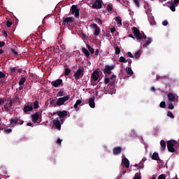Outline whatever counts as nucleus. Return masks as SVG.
Instances as JSON below:
<instances>
[{"instance_id": "nucleus-1", "label": "nucleus", "mask_w": 179, "mask_h": 179, "mask_svg": "<svg viewBox=\"0 0 179 179\" xmlns=\"http://www.w3.org/2000/svg\"><path fill=\"white\" fill-rule=\"evenodd\" d=\"M132 31L138 41H139V40H146L147 37L145 33H143L142 35V34H141V31H139V29H138V28L134 27L132 29Z\"/></svg>"}, {"instance_id": "nucleus-2", "label": "nucleus", "mask_w": 179, "mask_h": 179, "mask_svg": "<svg viewBox=\"0 0 179 179\" xmlns=\"http://www.w3.org/2000/svg\"><path fill=\"white\" fill-rule=\"evenodd\" d=\"M83 75H85V69L83 67L79 68L77 71H76L73 74V77L76 80H79V79H82L83 78Z\"/></svg>"}, {"instance_id": "nucleus-3", "label": "nucleus", "mask_w": 179, "mask_h": 179, "mask_svg": "<svg viewBox=\"0 0 179 179\" xmlns=\"http://www.w3.org/2000/svg\"><path fill=\"white\" fill-rule=\"evenodd\" d=\"M23 120L20 119V117H13L12 119L10 120V124L11 127H16V125H23Z\"/></svg>"}, {"instance_id": "nucleus-4", "label": "nucleus", "mask_w": 179, "mask_h": 179, "mask_svg": "<svg viewBox=\"0 0 179 179\" xmlns=\"http://www.w3.org/2000/svg\"><path fill=\"white\" fill-rule=\"evenodd\" d=\"M75 22V18L72 17H63L62 25L69 27Z\"/></svg>"}, {"instance_id": "nucleus-5", "label": "nucleus", "mask_w": 179, "mask_h": 179, "mask_svg": "<svg viewBox=\"0 0 179 179\" xmlns=\"http://www.w3.org/2000/svg\"><path fill=\"white\" fill-rule=\"evenodd\" d=\"M115 68V65H106L105 68L103 69V73L104 75H111L113 73L112 71Z\"/></svg>"}, {"instance_id": "nucleus-6", "label": "nucleus", "mask_w": 179, "mask_h": 179, "mask_svg": "<svg viewBox=\"0 0 179 179\" xmlns=\"http://www.w3.org/2000/svg\"><path fill=\"white\" fill-rule=\"evenodd\" d=\"M71 99V96L67 95L61 98H59L56 102L57 106H64L65 101H68Z\"/></svg>"}, {"instance_id": "nucleus-7", "label": "nucleus", "mask_w": 179, "mask_h": 179, "mask_svg": "<svg viewBox=\"0 0 179 179\" xmlns=\"http://www.w3.org/2000/svg\"><path fill=\"white\" fill-rule=\"evenodd\" d=\"M71 15H74L76 19H79V8L76 5H73L70 9Z\"/></svg>"}, {"instance_id": "nucleus-8", "label": "nucleus", "mask_w": 179, "mask_h": 179, "mask_svg": "<svg viewBox=\"0 0 179 179\" xmlns=\"http://www.w3.org/2000/svg\"><path fill=\"white\" fill-rule=\"evenodd\" d=\"M103 6V1L101 0H96L93 5L92 6V8L93 9H101Z\"/></svg>"}, {"instance_id": "nucleus-9", "label": "nucleus", "mask_w": 179, "mask_h": 179, "mask_svg": "<svg viewBox=\"0 0 179 179\" xmlns=\"http://www.w3.org/2000/svg\"><path fill=\"white\" fill-rule=\"evenodd\" d=\"M62 83H64L62 79H57L56 80L52 81L51 83V85L53 87H59V86H62Z\"/></svg>"}, {"instance_id": "nucleus-10", "label": "nucleus", "mask_w": 179, "mask_h": 179, "mask_svg": "<svg viewBox=\"0 0 179 179\" xmlns=\"http://www.w3.org/2000/svg\"><path fill=\"white\" fill-rule=\"evenodd\" d=\"M99 78H100L99 71L97 70L94 71L91 75V79L94 80V82H97V80H99Z\"/></svg>"}, {"instance_id": "nucleus-11", "label": "nucleus", "mask_w": 179, "mask_h": 179, "mask_svg": "<svg viewBox=\"0 0 179 179\" xmlns=\"http://www.w3.org/2000/svg\"><path fill=\"white\" fill-rule=\"evenodd\" d=\"M167 148L169 152H171V153H174L176 152V149L174 148V143L170 141L167 142Z\"/></svg>"}, {"instance_id": "nucleus-12", "label": "nucleus", "mask_w": 179, "mask_h": 179, "mask_svg": "<svg viewBox=\"0 0 179 179\" xmlns=\"http://www.w3.org/2000/svg\"><path fill=\"white\" fill-rule=\"evenodd\" d=\"M57 114L60 118H65L68 115V111L66 110H62V111H57V113H53V115Z\"/></svg>"}, {"instance_id": "nucleus-13", "label": "nucleus", "mask_w": 179, "mask_h": 179, "mask_svg": "<svg viewBox=\"0 0 179 179\" xmlns=\"http://www.w3.org/2000/svg\"><path fill=\"white\" fill-rule=\"evenodd\" d=\"M92 26L94 30V36H99V34H100V27L97 26V24H92Z\"/></svg>"}, {"instance_id": "nucleus-14", "label": "nucleus", "mask_w": 179, "mask_h": 179, "mask_svg": "<svg viewBox=\"0 0 179 179\" xmlns=\"http://www.w3.org/2000/svg\"><path fill=\"white\" fill-rule=\"evenodd\" d=\"M122 152V148L121 147H115L113 150V153L115 156H117V155H120Z\"/></svg>"}, {"instance_id": "nucleus-15", "label": "nucleus", "mask_w": 179, "mask_h": 179, "mask_svg": "<svg viewBox=\"0 0 179 179\" xmlns=\"http://www.w3.org/2000/svg\"><path fill=\"white\" fill-rule=\"evenodd\" d=\"M33 122H37L40 118V113L36 112L31 115Z\"/></svg>"}, {"instance_id": "nucleus-16", "label": "nucleus", "mask_w": 179, "mask_h": 179, "mask_svg": "<svg viewBox=\"0 0 179 179\" xmlns=\"http://www.w3.org/2000/svg\"><path fill=\"white\" fill-rule=\"evenodd\" d=\"M167 97L169 101H176V100H177V101H178V97L176 98L173 93L168 94Z\"/></svg>"}, {"instance_id": "nucleus-17", "label": "nucleus", "mask_w": 179, "mask_h": 179, "mask_svg": "<svg viewBox=\"0 0 179 179\" xmlns=\"http://www.w3.org/2000/svg\"><path fill=\"white\" fill-rule=\"evenodd\" d=\"M33 110V106L31 105H27L23 108V111L25 113V114H27V113Z\"/></svg>"}, {"instance_id": "nucleus-18", "label": "nucleus", "mask_w": 179, "mask_h": 179, "mask_svg": "<svg viewBox=\"0 0 179 179\" xmlns=\"http://www.w3.org/2000/svg\"><path fill=\"white\" fill-rule=\"evenodd\" d=\"M53 124L55 127L57 128V129H61V122H59V120L55 119L53 120Z\"/></svg>"}, {"instance_id": "nucleus-19", "label": "nucleus", "mask_w": 179, "mask_h": 179, "mask_svg": "<svg viewBox=\"0 0 179 179\" xmlns=\"http://www.w3.org/2000/svg\"><path fill=\"white\" fill-rule=\"evenodd\" d=\"M152 160H156V162H160V157H159V153L154 152L152 156Z\"/></svg>"}, {"instance_id": "nucleus-20", "label": "nucleus", "mask_w": 179, "mask_h": 179, "mask_svg": "<svg viewBox=\"0 0 179 179\" xmlns=\"http://www.w3.org/2000/svg\"><path fill=\"white\" fill-rule=\"evenodd\" d=\"M122 163L124 166V167H126V169H129V160L128 159V158H124L122 159Z\"/></svg>"}, {"instance_id": "nucleus-21", "label": "nucleus", "mask_w": 179, "mask_h": 179, "mask_svg": "<svg viewBox=\"0 0 179 179\" xmlns=\"http://www.w3.org/2000/svg\"><path fill=\"white\" fill-rule=\"evenodd\" d=\"M167 3L170 5L169 8L171 10H172V12H176V3H174V2L173 3V1H171Z\"/></svg>"}, {"instance_id": "nucleus-22", "label": "nucleus", "mask_w": 179, "mask_h": 179, "mask_svg": "<svg viewBox=\"0 0 179 179\" xmlns=\"http://www.w3.org/2000/svg\"><path fill=\"white\" fill-rule=\"evenodd\" d=\"M89 106L90 107H91V108H94V106H95L94 97L90 98Z\"/></svg>"}, {"instance_id": "nucleus-23", "label": "nucleus", "mask_w": 179, "mask_h": 179, "mask_svg": "<svg viewBox=\"0 0 179 179\" xmlns=\"http://www.w3.org/2000/svg\"><path fill=\"white\" fill-rule=\"evenodd\" d=\"M160 145H161V150L162 152H164V150H166V141H164V140H162L160 141Z\"/></svg>"}, {"instance_id": "nucleus-24", "label": "nucleus", "mask_w": 179, "mask_h": 179, "mask_svg": "<svg viewBox=\"0 0 179 179\" xmlns=\"http://www.w3.org/2000/svg\"><path fill=\"white\" fill-rule=\"evenodd\" d=\"M8 71L12 75H16V71H17V67H10Z\"/></svg>"}, {"instance_id": "nucleus-25", "label": "nucleus", "mask_w": 179, "mask_h": 179, "mask_svg": "<svg viewBox=\"0 0 179 179\" xmlns=\"http://www.w3.org/2000/svg\"><path fill=\"white\" fill-rule=\"evenodd\" d=\"M82 51L83 54H85V57H87V58H89V57L90 56V52H89V50H87L86 48H83Z\"/></svg>"}, {"instance_id": "nucleus-26", "label": "nucleus", "mask_w": 179, "mask_h": 179, "mask_svg": "<svg viewBox=\"0 0 179 179\" xmlns=\"http://www.w3.org/2000/svg\"><path fill=\"white\" fill-rule=\"evenodd\" d=\"M152 43V38H148L147 40H145V43L143 45V47L146 48Z\"/></svg>"}, {"instance_id": "nucleus-27", "label": "nucleus", "mask_w": 179, "mask_h": 179, "mask_svg": "<svg viewBox=\"0 0 179 179\" xmlns=\"http://www.w3.org/2000/svg\"><path fill=\"white\" fill-rule=\"evenodd\" d=\"M152 43V38H148L147 40H145V43L143 45V47L146 48Z\"/></svg>"}, {"instance_id": "nucleus-28", "label": "nucleus", "mask_w": 179, "mask_h": 179, "mask_svg": "<svg viewBox=\"0 0 179 179\" xmlns=\"http://www.w3.org/2000/svg\"><path fill=\"white\" fill-rule=\"evenodd\" d=\"M126 72L128 73V75H130V76H132L134 75V71H132V69L131 67L126 68Z\"/></svg>"}, {"instance_id": "nucleus-29", "label": "nucleus", "mask_w": 179, "mask_h": 179, "mask_svg": "<svg viewBox=\"0 0 179 179\" xmlns=\"http://www.w3.org/2000/svg\"><path fill=\"white\" fill-rule=\"evenodd\" d=\"M25 82H26V78H24V77L21 78L19 81V85L23 86V85H24Z\"/></svg>"}, {"instance_id": "nucleus-30", "label": "nucleus", "mask_w": 179, "mask_h": 179, "mask_svg": "<svg viewBox=\"0 0 179 179\" xmlns=\"http://www.w3.org/2000/svg\"><path fill=\"white\" fill-rule=\"evenodd\" d=\"M119 62H122L123 64H127L128 62V59H125V57L121 56L119 59Z\"/></svg>"}, {"instance_id": "nucleus-31", "label": "nucleus", "mask_w": 179, "mask_h": 179, "mask_svg": "<svg viewBox=\"0 0 179 179\" xmlns=\"http://www.w3.org/2000/svg\"><path fill=\"white\" fill-rule=\"evenodd\" d=\"M110 80H113L110 85H114V83H115V79H117V76H115V74L112 75L110 78Z\"/></svg>"}, {"instance_id": "nucleus-32", "label": "nucleus", "mask_w": 179, "mask_h": 179, "mask_svg": "<svg viewBox=\"0 0 179 179\" xmlns=\"http://www.w3.org/2000/svg\"><path fill=\"white\" fill-rule=\"evenodd\" d=\"M115 20H116L117 24L122 25V19H121V17H116Z\"/></svg>"}, {"instance_id": "nucleus-33", "label": "nucleus", "mask_w": 179, "mask_h": 179, "mask_svg": "<svg viewBox=\"0 0 179 179\" xmlns=\"http://www.w3.org/2000/svg\"><path fill=\"white\" fill-rule=\"evenodd\" d=\"M87 48H88L91 54H94V49H93V48H92L89 44H87Z\"/></svg>"}, {"instance_id": "nucleus-34", "label": "nucleus", "mask_w": 179, "mask_h": 179, "mask_svg": "<svg viewBox=\"0 0 179 179\" xmlns=\"http://www.w3.org/2000/svg\"><path fill=\"white\" fill-rule=\"evenodd\" d=\"M115 54L116 55H118L121 52V48H120V47L118 46H115Z\"/></svg>"}, {"instance_id": "nucleus-35", "label": "nucleus", "mask_w": 179, "mask_h": 179, "mask_svg": "<svg viewBox=\"0 0 179 179\" xmlns=\"http://www.w3.org/2000/svg\"><path fill=\"white\" fill-rule=\"evenodd\" d=\"M82 103V100L78 99L76 101V103L74 104V108H78V106Z\"/></svg>"}, {"instance_id": "nucleus-36", "label": "nucleus", "mask_w": 179, "mask_h": 179, "mask_svg": "<svg viewBox=\"0 0 179 179\" xmlns=\"http://www.w3.org/2000/svg\"><path fill=\"white\" fill-rule=\"evenodd\" d=\"M139 57H141V50H138L134 54V58H136V59H138V58H139Z\"/></svg>"}, {"instance_id": "nucleus-37", "label": "nucleus", "mask_w": 179, "mask_h": 179, "mask_svg": "<svg viewBox=\"0 0 179 179\" xmlns=\"http://www.w3.org/2000/svg\"><path fill=\"white\" fill-rule=\"evenodd\" d=\"M11 54L15 55V57H16L17 55H19V53L16 51V49L15 48L11 49Z\"/></svg>"}, {"instance_id": "nucleus-38", "label": "nucleus", "mask_w": 179, "mask_h": 179, "mask_svg": "<svg viewBox=\"0 0 179 179\" xmlns=\"http://www.w3.org/2000/svg\"><path fill=\"white\" fill-rule=\"evenodd\" d=\"M33 106H34V109L37 110V108H38V101H35L34 102Z\"/></svg>"}, {"instance_id": "nucleus-39", "label": "nucleus", "mask_w": 179, "mask_h": 179, "mask_svg": "<svg viewBox=\"0 0 179 179\" xmlns=\"http://www.w3.org/2000/svg\"><path fill=\"white\" fill-rule=\"evenodd\" d=\"M69 73H71V69H69V68H66L64 71V76H68Z\"/></svg>"}, {"instance_id": "nucleus-40", "label": "nucleus", "mask_w": 179, "mask_h": 179, "mask_svg": "<svg viewBox=\"0 0 179 179\" xmlns=\"http://www.w3.org/2000/svg\"><path fill=\"white\" fill-rule=\"evenodd\" d=\"M57 97H62V96H65V92L64 91H59L57 94Z\"/></svg>"}, {"instance_id": "nucleus-41", "label": "nucleus", "mask_w": 179, "mask_h": 179, "mask_svg": "<svg viewBox=\"0 0 179 179\" xmlns=\"http://www.w3.org/2000/svg\"><path fill=\"white\" fill-rule=\"evenodd\" d=\"M9 108V106H6V105H4L3 106V108H2V111H3V110H5V111H6L7 113H9V111L10 110Z\"/></svg>"}, {"instance_id": "nucleus-42", "label": "nucleus", "mask_w": 179, "mask_h": 179, "mask_svg": "<svg viewBox=\"0 0 179 179\" xmlns=\"http://www.w3.org/2000/svg\"><path fill=\"white\" fill-rule=\"evenodd\" d=\"M95 22L96 23H98V24H102V23H103V21L101 20V19L98 18V17L95 18Z\"/></svg>"}, {"instance_id": "nucleus-43", "label": "nucleus", "mask_w": 179, "mask_h": 179, "mask_svg": "<svg viewBox=\"0 0 179 179\" xmlns=\"http://www.w3.org/2000/svg\"><path fill=\"white\" fill-rule=\"evenodd\" d=\"M107 10L108 12H111V10H113V4H108L107 6Z\"/></svg>"}, {"instance_id": "nucleus-44", "label": "nucleus", "mask_w": 179, "mask_h": 179, "mask_svg": "<svg viewBox=\"0 0 179 179\" xmlns=\"http://www.w3.org/2000/svg\"><path fill=\"white\" fill-rule=\"evenodd\" d=\"M167 117H169L170 118H174V115L173 114V113H171V111H168L167 113Z\"/></svg>"}, {"instance_id": "nucleus-45", "label": "nucleus", "mask_w": 179, "mask_h": 179, "mask_svg": "<svg viewBox=\"0 0 179 179\" xmlns=\"http://www.w3.org/2000/svg\"><path fill=\"white\" fill-rule=\"evenodd\" d=\"M133 2L135 3L136 8H139L141 4L139 3V0H133Z\"/></svg>"}, {"instance_id": "nucleus-46", "label": "nucleus", "mask_w": 179, "mask_h": 179, "mask_svg": "<svg viewBox=\"0 0 179 179\" xmlns=\"http://www.w3.org/2000/svg\"><path fill=\"white\" fill-rule=\"evenodd\" d=\"M159 107L161 108H166V101H162L159 104Z\"/></svg>"}, {"instance_id": "nucleus-47", "label": "nucleus", "mask_w": 179, "mask_h": 179, "mask_svg": "<svg viewBox=\"0 0 179 179\" xmlns=\"http://www.w3.org/2000/svg\"><path fill=\"white\" fill-rule=\"evenodd\" d=\"M3 78H6V74L2 71H0V79H3Z\"/></svg>"}, {"instance_id": "nucleus-48", "label": "nucleus", "mask_w": 179, "mask_h": 179, "mask_svg": "<svg viewBox=\"0 0 179 179\" xmlns=\"http://www.w3.org/2000/svg\"><path fill=\"white\" fill-rule=\"evenodd\" d=\"M169 110H174V105H173V103H170L168 106Z\"/></svg>"}, {"instance_id": "nucleus-49", "label": "nucleus", "mask_w": 179, "mask_h": 179, "mask_svg": "<svg viewBox=\"0 0 179 179\" xmlns=\"http://www.w3.org/2000/svg\"><path fill=\"white\" fill-rule=\"evenodd\" d=\"M15 103V100H11L9 103H8V107L9 108H12V106L13 104Z\"/></svg>"}, {"instance_id": "nucleus-50", "label": "nucleus", "mask_w": 179, "mask_h": 179, "mask_svg": "<svg viewBox=\"0 0 179 179\" xmlns=\"http://www.w3.org/2000/svg\"><path fill=\"white\" fill-rule=\"evenodd\" d=\"M12 24H13V22L8 20L7 22H6V27H10V26H12Z\"/></svg>"}, {"instance_id": "nucleus-51", "label": "nucleus", "mask_w": 179, "mask_h": 179, "mask_svg": "<svg viewBox=\"0 0 179 179\" xmlns=\"http://www.w3.org/2000/svg\"><path fill=\"white\" fill-rule=\"evenodd\" d=\"M105 85H107L108 83H110V78H107V76H106L105 77Z\"/></svg>"}, {"instance_id": "nucleus-52", "label": "nucleus", "mask_w": 179, "mask_h": 179, "mask_svg": "<svg viewBox=\"0 0 179 179\" xmlns=\"http://www.w3.org/2000/svg\"><path fill=\"white\" fill-rule=\"evenodd\" d=\"M143 167V162H141L138 164V170H139V169H142Z\"/></svg>"}, {"instance_id": "nucleus-53", "label": "nucleus", "mask_w": 179, "mask_h": 179, "mask_svg": "<svg viewBox=\"0 0 179 179\" xmlns=\"http://www.w3.org/2000/svg\"><path fill=\"white\" fill-rule=\"evenodd\" d=\"M127 56H128L129 58H134V55H132V53H131V52H127Z\"/></svg>"}, {"instance_id": "nucleus-54", "label": "nucleus", "mask_w": 179, "mask_h": 179, "mask_svg": "<svg viewBox=\"0 0 179 179\" xmlns=\"http://www.w3.org/2000/svg\"><path fill=\"white\" fill-rule=\"evenodd\" d=\"M119 2L122 4V5H126L127 4V1H125V0H118Z\"/></svg>"}, {"instance_id": "nucleus-55", "label": "nucleus", "mask_w": 179, "mask_h": 179, "mask_svg": "<svg viewBox=\"0 0 179 179\" xmlns=\"http://www.w3.org/2000/svg\"><path fill=\"white\" fill-rule=\"evenodd\" d=\"M158 179H166L164 174H162L158 177Z\"/></svg>"}, {"instance_id": "nucleus-56", "label": "nucleus", "mask_w": 179, "mask_h": 179, "mask_svg": "<svg viewBox=\"0 0 179 179\" xmlns=\"http://www.w3.org/2000/svg\"><path fill=\"white\" fill-rule=\"evenodd\" d=\"M172 143H173V145H178V141H176V140H171L170 141Z\"/></svg>"}, {"instance_id": "nucleus-57", "label": "nucleus", "mask_w": 179, "mask_h": 179, "mask_svg": "<svg viewBox=\"0 0 179 179\" xmlns=\"http://www.w3.org/2000/svg\"><path fill=\"white\" fill-rule=\"evenodd\" d=\"M133 179H141L139 174L136 173Z\"/></svg>"}, {"instance_id": "nucleus-58", "label": "nucleus", "mask_w": 179, "mask_h": 179, "mask_svg": "<svg viewBox=\"0 0 179 179\" xmlns=\"http://www.w3.org/2000/svg\"><path fill=\"white\" fill-rule=\"evenodd\" d=\"M6 134H10L12 132V129H7L5 130Z\"/></svg>"}, {"instance_id": "nucleus-59", "label": "nucleus", "mask_w": 179, "mask_h": 179, "mask_svg": "<svg viewBox=\"0 0 179 179\" xmlns=\"http://www.w3.org/2000/svg\"><path fill=\"white\" fill-rule=\"evenodd\" d=\"M163 26H167L169 24V22L167 20H164L162 22Z\"/></svg>"}, {"instance_id": "nucleus-60", "label": "nucleus", "mask_w": 179, "mask_h": 179, "mask_svg": "<svg viewBox=\"0 0 179 179\" xmlns=\"http://www.w3.org/2000/svg\"><path fill=\"white\" fill-rule=\"evenodd\" d=\"M110 33L112 34H114V33H115V27H113L110 29Z\"/></svg>"}, {"instance_id": "nucleus-61", "label": "nucleus", "mask_w": 179, "mask_h": 179, "mask_svg": "<svg viewBox=\"0 0 179 179\" xmlns=\"http://www.w3.org/2000/svg\"><path fill=\"white\" fill-rule=\"evenodd\" d=\"M5 103V99L0 98V106L3 104Z\"/></svg>"}, {"instance_id": "nucleus-62", "label": "nucleus", "mask_w": 179, "mask_h": 179, "mask_svg": "<svg viewBox=\"0 0 179 179\" xmlns=\"http://www.w3.org/2000/svg\"><path fill=\"white\" fill-rule=\"evenodd\" d=\"M4 46H5V42L1 41L0 42V48H1V47H4Z\"/></svg>"}, {"instance_id": "nucleus-63", "label": "nucleus", "mask_w": 179, "mask_h": 179, "mask_svg": "<svg viewBox=\"0 0 179 179\" xmlns=\"http://www.w3.org/2000/svg\"><path fill=\"white\" fill-rule=\"evenodd\" d=\"M62 143V140H61L60 138H58L57 141V145H61Z\"/></svg>"}, {"instance_id": "nucleus-64", "label": "nucleus", "mask_w": 179, "mask_h": 179, "mask_svg": "<svg viewBox=\"0 0 179 179\" xmlns=\"http://www.w3.org/2000/svg\"><path fill=\"white\" fill-rule=\"evenodd\" d=\"M173 3H175V5H177L178 3H179V0H174Z\"/></svg>"}]
</instances>
